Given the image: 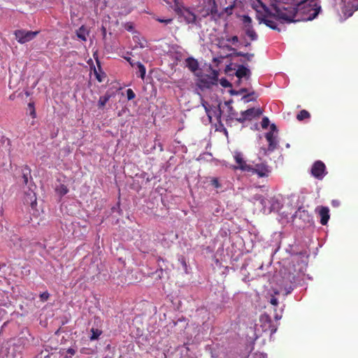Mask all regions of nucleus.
<instances>
[{
  "label": "nucleus",
  "mask_w": 358,
  "mask_h": 358,
  "mask_svg": "<svg viewBox=\"0 0 358 358\" xmlns=\"http://www.w3.org/2000/svg\"><path fill=\"white\" fill-rule=\"evenodd\" d=\"M316 0H304L298 5L297 12L303 15V20H312L315 19L321 10Z\"/></svg>",
  "instance_id": "1"
},
{
  "label": "nucleus",
  "mask_w": 358,
  "mask_h": 358,
  "mask_svg": "<svg viewBox=\"0 0 358 358\" xmlns=\"http://www.w3.org/2000/svg\"><path fill=\"white\" fill-rule=\"evenodd\" d=\"M210 70L212 71L210 75H197L196 85L201 90L210 89L212 86L217 84L219 73L217 70L212 69Z\"/></svg>",
  "instance_id": "2"
},
{
  "label": "nucleus",
  "mask_w": 358,
  "mask_h": 358,
  "mask_svg": "<svg viewBox=\"0 0 358 358\" xmlns=\"http://www.w3.org/2000/svg\"><path fill=\"white\" fill-rule=\"evenodd\" d=\"M259 161H262L259 159ZM251 170H248L247 173L251 175L257 174L259 178L268 177L271 171L267 163L265 162H260L255 164H250Z\"/></svg>",
  "instance_id": "3"
},
{
  "label": "nucleus",
  "mask_w": 358,
  "mask_h": 358,
  "mask_svg": "<svg viewBox=\"0 0 358 358\" xmlns=\"http://www.w3.org/2000/svg\"><path fill=\"white\" fill-rule=\"evenodd\" d=\"M259 323V327L264 332H269L272 335L277 331V327L273 324L271 317L267 314L260 316Z\"/></svg>",
  "instance_id": "4"
},
{
  "label": "nucleus",
  "mask_w": 358,
  "mask_h": 358,
  "mask_svg": "<svg viewBox=\"0 0 358 358\" xmlns=\"http://www.w3.org/2000/svg\"><path fill=\"white\" fill-rule=\"evenodd\" d=\"M39 31H26V30H16L15 31V36L17 41L20 43H25L34 39L38 34Z\"/></svg>",
  "instance_id": "5"
},
{
  "label": "nucleus",
  "mask_w": 358,
  "mask_h": 358,
  "mask_svg": "<svg viewBox=\"0 0 358 358\" xmlns=\"http://www.w3.org/2000/svg\"><path fill=\"white\" fill-rule=\"evenodd\" d=\"M311 175L318 179L322 180L327 175L325 164L320 160L314 162L310 170Z\"/></svg>",
  "instance_id": "6"
},
{
  "label": "nucleus",
  "mask_w": 358,
  "mask_h": 358,
  "mask_svg": "<svg viewBox=\"0 0 358 358\" xmlns=\"http://www.w3.org/2000/svg\"><path fill=\"white\" fill-rule=\"evenodd\" d=\"M262 111L259 108H251L241 112V116L239 118H237L236 120L238 122L243 123L245 120H250L252 118L256 117H259L262 115Z\"/></svg>",
  "instance_id": "7"
},
{
  "label": "nucleus",
  "mask_w": 358,
  "mask_h": 358,
  "mask_svg": "<svg viewBox=\"0 0 358 358\" xmlns=\"http://www.w3.org/2000/svg\"><path fill=\"white\" fill-rule=\"evenodd\" d=\"M296 278L294 273H288L282 277L281 286L287 291V294L291 292L294 289V284L296 282Z\"/></svg>",
  "instance_id": "8"
},
{
  "label": "nucleus",
  "mask_w": 358,
  "mask_h": 358,
  "mask_svg": "<svg viewBox=\"0 0 358 358\" xmlns=\"http://www.w3.org/2000/svg\"><path fill=\"white\" fill-rule=\"evenodd\" d=\"M234 158L235 159L236 163L238 164L237 166L234 167L235 169H240L244 172H247L248 170H251L250 164H247L241 152H235L234 155Z\"/></svg>",
  "instance_id": "9"
},
{
  "label": "nucleus",
  "mask_w": 358,
  "mask_h": 358,
  "mask_svg": "<svg viewBox=\"0 0 358 358\" xmlns=\"http://www.w3.org/2000/svg\"><path fill=\"white\" fill-rule=\"evenodd\" d=\"M315 211L318 213L320 217V223L322 225H326L329 220V209L326 206H318L316 208Z\"/></svg>",
  "instance_id": "10"
},
{
  "label": "nucleus",
  "mask_w": 358,
  "mask_h": 358,
  "mask_svg": "<svg viewBox=\"0 0 358 358\" xmlns=\"http://www.w3.org/2000/svg\"><path fill=\"white\" fill-rule=\"evenodd\" d=\"M265 136L268 143V150L273 152L277 148L278 141L274 137L273 133L272 131L267 132Z\"/></svg>",
  "instance_id": "11"
},
{
  "label": "nucleus",
  "mask_w": 358,
  "mask_h": 358,
  "mask_svg": "<svg viewBox=\"0 0 358 358\" xmlns=\"http://www.w3.org/2000/svg\"><path fill=\"white\" fill-rule=\"evenodd\" d=\"M235 75L239 79H241L244 77L248 79L250 76V71L243 65H240L236 70Z\"/></svg>",
  "instance_id": "12"
},
{
  "label": "nucleus",
  "mask_w": 358,
  "mask_h": 358,
  "mask_svg": "<svg viewBox=\"0 0 358 358\" xmlns=\"http://www.w3.org/2000/svg\"><path fill=\"white\" fill-rule=\"evenodd\" d=\"M182 16L185 22L188 24H194L196 22V15L188 9H185L183 10Z\"/></svg>",
  "instance_id": "13"
},
{
  "label": "nucleus",
  "mask_w": 358,
  "mask_h": 358,
  "mask_svg": "<svg viewBox=\"0 0 358 358\" xmlns=\"http://www.w3.org/2000/svg\"><path fill=\"white\" fill-rule=\"evenodd\" d=\"M186 66L192 71L195 72L199 69V63L193 57H188L185 60Z\"/></svg>",
  "instance_id": "14"
},
{
  "label": "nucleus",
  "mask_w": 358,
  "mask_h": 358,
  "mask_svg": "<svg viewBox=\"0 0 358 358\" xmlns=\"http://www.w3.org/2000/svg\"><path fill=\"white\" fill-rule=\"evenodd\" d=\"M258 20L260 21V22H263L267 27H270L271 29L273 30H278V31H280V29L278 28L277 23L275 21L267 19L265 17L262 18L258 17Z\"/></svg>",
  "instance_id": "15"
},
{
  "label": "nucleus",
  "mask_w": 358,
  "mask_h": 358,
  "mask_svg": "<svg viewBox=\"0 0 358 358\" xmlns=\"http://www.w3.org/2000/svg\"><path fill=\"white\" fill-rule=\"evenodd\" d=\"M275 15L278 19L284 20L287 22H292L295 21L292 17L289 16L285 12L278 10H276V14Z\"/></svg>",
  "instance_id": "16"
},
{
  "label": "nucleus",
  "mask_w": 358,
  "mask_h": 358,
  "mask_svg": "<svg viewBox=\"0 0 358 358\" xmlns=\"http://www.w3.org/2000/svg\"><path fill=\"white\" fill-rule=\"evenodd\" d=\"M110 98L111 94L108 92H106L104 95L101 96L98 101L99 108H103Z\"/></svg>",
  "instance_id": "17"
},
{
  "label": "nucleus",
  "mask_w": 358,
  "mask_h": 358,
  "mask_svg": "<svg viewBox=\"0 0 358 358\" xmlns=\"http://www.w3.org/2000/svg\"><path fill=\"white\" fill-rule=\"evenodd\" d=\"M88 34V31H87L86 28L84 25L81 26L78 30L76 31V35L78 38L82 40L83 41H87L86 36Z\"/></svg>",
  "instance_id": "18"
},
{
  "label": "nucleus",
  "mask_w": 358,
  "mask_h": 358,
  "mask_svg": "<svg viewBox=\"0 0 358 358\" xmlns=\"http://www.w3.org/2000/svg\"><path fill=\"white\" fill-rule=\"evenodd\" d=\"M136 66L138 69V72L136 73L138 74V73L139 76L143 80L145 78V73H146V69H145V66L140 62H137L136 63Z\"/></svg>",
  "instance_id": "19"
},
{
  "label": "nucleus",
  "mask_w": 358,
  "mask_h": 358,
  "mask_svg": "<svg viewBox=\"0 0 358 358\" xmlns=\"http://www.w3.org/2000/svg\"><path fill=\"white\" fill-rule=\"evenodd\" d=\"M76 352V350L71 348L67 349L66 350H62L60 351V353L62 355L64 356V358H71L73 356L75 355Z\"/></svg>",
  "instance_id": "20"
},
{
  "label": "nucleus",
  "mask_w": 358,
  "mask_h": 358,
  "mask_svg": "<svg viewBox=\"0 0 358 358\" xmlns=\"http://www.w3.org/2000/svg\"><path fill=\"white\" fill-rule=\"evenodd\" d=\"M31 174V170L28 166H25L22 169V178L23 184L27 185L28 183V176Z\"/></svg>",
  "instance_id": "21"
},
{
  "label": "nucleus",
  "mask_w": 358,
  "mask_h": 358,
  "mask_svg": "<svg viewBox=\"0 0 358 358\" xmlns=\"http://www.w3.org/2000/svg\"><path fill=\"white\" fill-rule=\"evenodd\" d=\"M245 34L252 41H255L257 39V34L254 30L253 27H248V29H245Z\"/></svg>",
  "instance_id": "22"
},
{
  "label": "nucleus",
  "mask_w": 358,
  "mask_h": 358,
  "mask_svg": "<svg viewBox=\"0 0 358 358\" xmlns=\"http://www.w3.org/2000/svg\"><path fill=\"white\" fill-rule=\"evenodd\" d=\"M310 117V115L308 111L306 110H301L299 113L296 115V119L299 121H302L305 119H308Z\"/></svg>",
  "instance_id": "23"
},
{
  "label": "nucleus",
  "mask_w": 358,
  "mask_h": 358,
  "mask_svg": "<svg viewBox=\"0 0 358 358\" xmlns=\"http://www.w3.org/2000/svg\"><path fill=\"white\" fill-rule=\"evenodd\" d=\"M242 21L245 29H248V27H252V19L250 16L245 15H243Z\"/></svg>",
  "instance_id": "24"
},
{
  "label": "nucleus",
  "mask_w": 358,
  "mask_h": 358,
  "mask_svg": "<svg viewBox=\"0 0 358 358\" xmlns=\"http://www.w3.org/2000/svg\"><path fill=\"white\" fill-rule=\"evenodd\" d=\"M92 335L90 336V340L94 341L98 339V338L102 334V331L98 329L92 328L91 329Z\"/></svg>",
  "instance_id": "25"
},
{
  "label": "nucleus",
  "mask_w": 358,
  "mask_h": 358,
  "mask_svg": "<svg viewBox=\"0 0 358 358\" xmlns=\"http://www.w3.org/2000/svg\"><path fill=\"white\" fill-rule=\"evenodd\" d=\"M29 196L30 201V205L32 208H34L36 205V197L34 192H31V193H29L27 194ZM27 203H29L28 200H26Z\"/></svg>",
  "instance_id": "26"
},
{
  "label": "nucleus",
  "mask_w": 358,
  "mask_h": 358,
  "mask_svg": "<svg viewBox=\"0 0 358 358\" xmlns=\"http://www.w3.org/2000/svg\"><path fill=\"white\" fill-rule=\"evenodd\" d=\"M236 56L238 57H245L248 61H250L252 58L254 57L253 53H244L243 52H236L235 53Z\"/></svg>",
  "instance_id": "27"
},
{
  "label": "nucleus",
  "mask_w": 358,
  "mask_h": 358,
  "mask_svg": "<svg viewBox=\"0 0 358 358\" xmlns=\"http://www.w3.org/2000/svg\"><path fill=\"white\" fill-rule=\"evenodd\" d=\"M57 190L62 196L66 194L69 192L68 188L64 185H61Z\"/></svg>",
  "instance_id": "28"
},
{
  "label": "nucleus",
  "mask_w": 358,
  "mask_h": 358,
  "mask_svg": "<svg viewBox=\"0 0 358 358\" xmlns=\"http://www.w3.org/2000/svg\"><path fill=\"white\" fill-rule=\"evenodd\" d=\"M220 84L223 87H231V84L229 81H228L226 78H222L220 79Z\"/></svg>",
  "instance_id": "29"
},
{
  "label": "nucleus",
  "mask_w": 358,
  "mask_h": 358,
  "mask_svg": "<svg viewBox=\"0 0 358 358\" xmlns=\"http://www.w3.org/2000/svg\"><path fill=\"white\" fill-rule=\"evenodd\" d=\"M127 96L128 100H132L135 98L136 94L131 89H128L127 90Z\"/></svg>",
  "instance_id": "30"
},
{
  "label": "nucleus",
  "mask_w": 358,
  "mask_h": 358,
  "mask_svg": "<svg viewBox=\"0 0 358 358\" xmlns=\"http://www.w3.org/2000/svg\"><path fill=\"white\" fill-rule=\"evenodd\" d=\"M248 92V89L247 88H241L238 91L231 90L230 93L232 95H238V94H241L242 93H245V92Z\"/></svg>",
  "instance_id": "31"
},
{
  "label": "nucleus",
  "mask_w": 358,
  "mask_h": 358,
  "mask_svg": "<svg viewBox=\"0 0 358 358\" xmlns=\"http://www.w3.org/2000/svg\"><path fill=\"white\" fill-rule=\"evenodd\" d=\"M50 296V294L48 292H44L40 294V299L42 301H46Z\"/></svg>",
  "instance_id": "32"
},
{
  "label": "nucleus",
  "mask_w": 358,
  "mask_h": 358,
  "mask_svg": "<svg viewBox=\"0 0 358 358\" xmlns=\"http://www.w3.org/2000/svg\"><path fill=\"white\" fill-rule=\"evenodd\" d=\"M269 124V120L268 117H264L262 120V127L264 129H266Z\"/></svg>",
  "instance_id": "33"
},
{
  "label": "nucleus",
  "mask_w": 358,
  "mask_h": 358,
  "mask_svg": "<svg viewBox=\"0 0 358 358\" xmlns=\"http://www.w3.org/2000/svg\"><path fill=\"white\" fill-rule=\"evenodd\" d=\"M211 185L215 188H220L221 187L217 178H214L210 181Z\"/></svg>",
  "instance_id": "34"
},
{
  "label": "nucleus",
  "mask_w": 358,
  "mask_h": 358,
  "mask_svg": "<svg viewBox=\"0 0 358 358\" xmlns=\"http://www.w3.org/2000/svg\"><path fill=\"white\" fill-rule=\"evenodd\" d=\"M348 3L352 4L351 8L353 11L357 10L358 9V0H352V1L349 2Z\"/></svg>",
  "instance_id": "35"
},
{
  "label": "nucleus",
  "mask_w": 358,
  "mask_h": 358,
  "mask_svg": "<svg viewBox=\"0 0 358 358\" xmlns=\"http://www.w3.org/2000/svg\"><path fill=\"white\" fill-rule=\"evenodd\" d=\"M227 41L228 42H231L232 43H236L238 41V38L237 36H234L231 38H227Z\"/></svg>",
  "instance_id": "36"
},
{
  "label": "nucleus",
  "mask_w": 358,
  "mask_h": 358,
  "mask_svg": "<svg viewBox=\"0 0 358 358\" xmlns=\"http://www.w3.org/2000/svg\"><path fill=\"white\" fill-rule=\"evenodd\" d=\"M270 303L273 305V306H277L278 304V300L277 298H275V296H272L271 300H270Z\"/></svg>",
  "instance_id": "37"
},
{
  "label": "nucleus",
  "mask_w": 358,
  "mask_h": 358,
  "mask_svg": "<svg viewBox=\"0 0 358 358\" xmlns=\"http://www.w3.org/2000/svg\"><path fill=\"white\" fill-rule=\"evenodd\" d=\"M234 8V6H229L225 8V13L228 15H231L232 13V9Z\"/></svg>",
  "instance_id": "38"
},
{
  "label": "nucleus",
  "mask_w": 358,
  "mask_h": 358,
  "mask_svg": "<svg viewBox=\"0 0 358 358\" xmlns=\"http://www.w3.org/2000/svg\"><path fill=\"white\" fill-rule=\"evenodd\" d=\"M94 74H95L96 78L97 79V80L99 82L101 83L103 81V78H102L101 76L96 70H94Z\"/></svg>",
  "instance_id": "39"
},
{
  "label": "nucleus",
  "mask_w": 358,
  "mask_h": 358,
  "mask_svg": "<svg viewBox=\"0 0 358 358\" xmlns=\"http://www.w3.org/2000/svg\"><path fill=\"white\" fill-rule=\"evenodd\" d=\"M159 22H163V23H165L166 24L171 23L172 22V19H166V20H163V19H158L157 20Z\"/></svg>",
  "instance_id": "40"
},
{
  "label": "nucleus",
  "mask_w": 358,
  "mask_h": 358,
  "mask_svg": "<svg viewBox=\"0 0 358 358\" xmlns=\"http://www.w3.org/2000/svg\"><path fill=\"white\" fill-rule=\"evenodd\" d=\"M127 61L130 64V65L133 67L136 66V62H134L133 59H131V58L130 57H127L126 58Z\"/></svg>",
  "instance_id": "41"
},
{
  "label": "nucleus",
  "mask_w": 358,
  "mask_h": 358,
  "mask_svg": "<svg viewBox=\"0 0 358 358\" xmlns=\"http://www.w3.org/2000/svg\"><path fill=\"white\" fill-rule=\"evenodd\" d=\"M30 115L33 117V118H35L36 116V110H35V108H32L30 111Z\"/></svg>",
  "instance_id": "42"
},
{
  "label": "nucleus",
  "mask_w": 358,
  "mask_h": 358,
  "mask_svg": "<svg viewBox=\"0 0 358 358\" xmlns=\"http://www.w3.org/2000/svg\"><path fill=\"white\" fill-rule=\"evenodd\" d=\"M254 94H255V92H251V93H250V94H246V95L243 96V99H246V100H245V101H246V102H248L250 100L247 99H248V97L249 96H250V95Z\"/></svg>",
  "instance_id": "43"
},
{
  "label": "nucleus",
  "mask_w": 358,
  "mask_h": 358,
  "mask_svg": "<svg viewBox=\"0 0 358 358\" xmlns=\"http://www.w3.org/2000/svg\"><path fill=\"white\" fill-rule=\"evenodd\" d=\"M274 318L275 320H279L281 319V315H279L278 314H275L274 316Z\"/></svg>",
  "instance_id": "44"
},
{
  "label": "nucleus",
  "mask_w": 358,
  "mask_h": 358,
  "mask_svg": "<svg viewBox=\"0 0 358 358\" xmlns=\"http://www.w3.org/2000/svg\"><path fill=\"white\" fill-rule=\"evenodd\" d=\"M29 108L31 110L32 108H34V103H29L28 104Z\"/></svg>",
  "instance_id": "45"
},
{
  "label": "nucleus",
  "mask_w": 358,
  "mask_h": 358,
  "mask_svg": "<svg viewBox=\"0 0 358 358\" xmlns=\"http://www.w3.org/2000/svg\"><path fill=\"white\" fill-rule=\"evenodd\" d=\"M181 263L183 265V266H185V268L187 267V264L184 259H182Z\"/></svg>",
  "instance_id": "46"
},
{
  "label": "nucleus",
  "mask_w": 358,
  "mask_h": 358,
  "mask_svg": "<svg viewBox=\"0 0 358 358\" xmlns=\"http://www.w3.org/2000/svg\"><path fill=\"white\" fill-rule=\"evenodd\" d=\"M226 47H227V48L229 50H234L233 48H231V46H229V45H227Z\"/></svg>",
  "instance_id": "47"
},
{
  "label": "nucleus",
  "mask_w": 358,
  "mask_h": 358,
  "mask_svg": "<svg viewBox=\"0 0 358 358\" xmlns=\"http://www.w3.org/2000/svg\"><path fill=\"white\" fill-rule=\"evenodd\" d=\"M276 127H275V124H272L271 125V129H275Z\"/></svg>",
  "instance_id": "48"
},
{
  "label": "nucleus",
  "mask_w": 358,
  "mask_h": 358,
  "mask_svg": "<svg viewBox=\"0 0 358 358\" xmlns=\"http://www.w3.org/2000/svg\"><path fill=\"white\" fill-rule=\"evenodd\" d=\"M159 261H162V262H164V259H163L162 257H159V258H158V262H159Z\"/></svg>",
  "instance_id": "49"
},
{
  "label": "nucleus",
  "mask_w": 358,
  "mask_h": 358,
  "mask_svg": "<svg viewBox=\"0 0 358 358\" xmlns=\"http://www.w3.org/2000/svg\"><path fill=\"white\" fill-rule=\"evenodd\" d=\"M241 83V79L238 78V80L237 82V84L239 85Z\"/></svg>",
  "instance_id": "50"
},
{
  "label": "nucleus",
  "mask_w": 358,
  "mask_h": 358,
  "mask_svg": "<svg viewBox=\"0 0 358 358\" xmlns=\"http://www.w3.org/2000/svg\"><path fill=\"white\" fill-rule=\"evenodd\" d=\"M96 63L98 64V66L100 68L99 62V61L97 59H96Z\"/></svg>",
  "instance_id": "51"
},
{
  "label": "nucleus",
  "mask_w": 358,
  "mask_h": 358,
  "mask_svg": "<svg viewBox=\"0 0 358 358\" xmlns=\"http://www.w3.org/2000/svg\"><path fill=\"white\" fill-rule=\"evenodd\" d=\"M160 272L162 273H163V269L162 268H160Z\"/></svg>",
  "instance_id": "52"
},
{
  "label": "nucleus",
  "mask_w": 358,
  "mask_h": 358,
  "mask_svg": "<svg viewBox=\"0 0 358 358\" xmlns=\"http://www.w3.org/2000/svg\"><path fill=\"white\" fill-rule=\"evenodd\" d=\"M103 32L105 33L106 32V29L103 28Z\"/></svg>",
  "instance_id": "53"
},
{
  "label": "nucleus",
  "mask_w": 358,
  "mask_h": 358,
  "mask_svg": "<svg viewBox=\"0 0 358 358\" xmlns=\"http://www.w3.org/2000/svg\"><path fill=\"white\" fill-rule=\"evenodd\" d=\"M249 45H250V43H248L246 44V46H249Z\"/></svg>",
  "instance_id": "54"
}]
</instances>
